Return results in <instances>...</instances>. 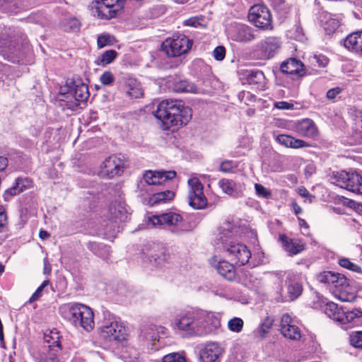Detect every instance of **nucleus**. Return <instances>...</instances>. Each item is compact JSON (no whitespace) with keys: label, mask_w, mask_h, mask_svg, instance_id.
I'll return each mask as SVG.
<instances>
[{"label":"nucleus","mask_w":362,"mask_h":362,"mask_svg":"<svg viewBox=\"0 0 362 362\" xmlns=\"http://www.w3.org/2000/svg\"><path fill=\"white\" fill-rule=\"evenodd\" d=\"M160 122V127L168 131L187 125L192 119V111L182 100L167 99L160 102L154 114Z\"/></svg>","instance_id":"obj_1"},{"label":"nucleus","mask_w":362,"mask_h":362,"mask_svg":"<svg viewBox=\"0 0 362 362\" xmlns=\"http://www.w3.org/2000/svg\"><path fill=\"white\" fill-rule=\"evenodd\" d=\"M28 46L26 35L12 27L0 28V54L12 63H19L24 56L23 49Z\"/></svg>","instance_id":"obj_2"},{"label":"nucleus","mask_w":362,"mask_h":362,"mask_svg":"<svg viewBox=\"0 0 362 362\" xmlns=\"http://www.w3.org/2000/svg\"><path fill=\"white\" fill-rule=\"evenodd\" d=\"M201 317L199 308H188L175 316L173 328L187 337L202 336Z\"/></svg>","instance_id":"obj_3"},{"label":"nucleus","mask_w":362,"mask_h":362,"mask_svg":"<svg viewBox=\"0 0 362 362\" xmlns=\"http://www.w3.org/2000/svg\"><path fill=\"white\" fill-rule=\"evenodd\" d=\"M62 315L69 319L75 326H81L86 331L94 327V314L93 310L81 303H67L60 307Z\"/></svg>","instance_id":"obj_4"},{"label":"nucleus","mask_w":362,"mask_h":362,"mask_svg":"<svg viewBox=\"0 0 362 362\" xmlns=\"http://www.w3.org/2000/svg\"><path fill=\"white\" fill-rule=\"evenodd\" d=\"M325 313L330 319L339 322L341 325H347L349 327L362 325V310L361 308L349 310L339 306L335 303L329 302L325 305Z\"/></svg>","instance_id":"obj_5"},{"label":"nucleus","mask_w":362,"mask_h":362,"mask_svg":"<svg viewBox=\"0 0 362 362\" xmlns=\"http://www.w3.org/2000/svg\"><path fill=\"white\" fill-rule=\"evenodd\" d=\"M100 338L109 346L119 347L128 340L127 327L117 320L105 322L99 328Z\"/></svg>","instance_id":"obj_6"},{"label":"nucleus","mask_w":362,"mask_h":362,"mask_svg":"<svg viewBox=\"0 0 362 362\" xmlns=\"http://www.w3.org/2000/svg\"><path fill=\"white\" fill-rule=\"evenodd\" d=\"M193 40L184 34L173 35L161 44L162 50L168 57H178L189 53Z\"/></svg>","instance_id":"obj_7"},{"label":"nucleus","mask_w":362,"mask_h":362,"mask_svg":"<svg viewBox=\"0 0 362 362\" xmlns=\"http://www.w3.org/2000/svg\"><path fill=\"white\" fill-rule=\"evenodd\" d=\"M332 182L356 194H362V176L356 171L333 173Z\"/></svg>","instance_id":"obj_8"},{"label":"nucleus","mask_w":362,"mask_h":362,"mask_svg":"<svg viewBox=\"0 0 362 362\" xmlns=\"http://www.w3.org/2000/svg\"><path fill=\"white\" fill-rule=\"evenodd\" d=\"M248 21L255 27L263 30H272V16L268 7L263 4L252 6L247 14Z\"/></svg>","instance_id":"obj_9"},{"label":"nucleus","mask_w":362,"mask_h":362,"mask_svg":"<svg viewBox=\"0 0 362 362\" xmlns=\"http://www.w3.org/2000/svg\"><path fill=\"white\" fill-rule=\"evenodd\" d=\"M188 203L194 209H203L207 206V199L204 194V186L199 178L191 177L187 181Z\"/></svg>","instance_id":"obj_10"},{"label":"nucleus","mask_w":362,"mask_h":362,"mask_svg":"<svg viewBox=\"0 0 362 362\" xmlns=\"http://www.w3.org/2000/svg\"><path fill=\"white\" fill-rule=\"evenodd\" d=\"M225 248L230 261L239 266L246 264L251 257L250 250L244 244L230 243Z\"/></svg>","instance_id":"obj_11"},{"label":"nucleus","mask_w":362,"mask_h":362,"mask_svg":"<svg viewBox=\"0 0 362 362\" xmlns=\"http://www.w3.org/2000/svg\"><path fill=\"white\" fill-rule=\"evenodd\" d=\"M279 331L285 338L290 340L300 341L302 337L300 329L288 313L282 315L281 317Z\"/></svg>","instance_id":"obj_12"},{"label":"nucleus","mask_w":362,"mask_h":362,"mask_svg":"<svg viewBox=\"0 0 362 362\" xmlns=\"http://www.w3.org/2000/svg\"><path fill=\"white\" fill-rule=\"evenodd\" d=\"M124 160L117 155H111L101 165V172L108 177H113L122 173Z\"/></svg>","instance_id":"obj_13"},{"label":"nucleus","mask_w":362,"mask_h":362,"mask_svg":"<svg viewBox=\"0 0 362 362\" xmlns=\"http://www.w3.org/2000/svg\"><path fill=\"white\" fill-rule=\"evenodd\" d=\"M281 44L280 37L268 36L259 42L258 47L262 56L264 59H270L279 52Z\"/></svg>","instance_id":"obj_14"},{"label":"nucleus","mask_w":362,"mask_h":362,"mask_svg":"<svg viewBox=\"0 0 362 362\" xmlns=\"http://www.w3.org/2000/svg\"><path fill=\"white\" fill-rule=\"evenodd\" d=\"M349 286V279L344 275L338 273L332 287L334 288V293L335 296H337L341 301L350 302L354 299V294L346 291Z\"/></svg>","instance_id":"obj_15"},{"label":"nucleus","mask_w":362,"mask_h":362,"mask_svg":"<svg viewBox=\"0 0 362 362\" xmlns=\"http://www.w3.org/2000/svg\"><path fill=\"white\" fill-rule=\"evenodd\" d=\"M279 240L284 250L289 256L297 255L306 250V244L302 239H293L288 237L286 234H280Z\"/></svg>","instance_id":"obj_16"},{"label":"nucleus","mask_w":362,"mask_h":362,"mask_svg":"<svg viewBox=\"0 0 362 362\" xmlns=\"http://www.w3.org/2000/svg\"><path fill=\"white\" fill-rule=\"evenodd\" d=\"M294 131L301 137L315 138L319 134V130L314 121L309 118L297 121L294 124Z\"/></svg>","instance_id":"obj_17"},{"label":"nucleus","mask_w":362,"mask_h":362,"mask_svg":"<svg viewBox=\"0 0 362 362\" xmlns=\"http://www.w3.org/2000/svg\"><path fill=\"white\" fill-rule=\"evenodd\" d=\"M175 170L170 171H146L144 175V181L149 185H161L176 177Z\"/></svg>","instance_id":"obj_18"},{"label":"nucleus","mask_w":362,"mask_h":362,"mask_svg":"<svg viewBox=\"0 0 362 362\" xmlns=\"http://www.w3.org/2000/svg\"><path fill=\"white\" fill-rule=\"evenodd\" d=\"M150 222L154 226L166 225L168 226H177L183 221L182 216L177 213L168 211L160 215H154L149 218Z\"/></svg>","instance_id":"obj_19"},{"label":"nucleus","mask_w":362,"mask_h":362,"mask_svg":"<svg viewBox=\"0 0 362 362\" xmlns=\"http://www.w3.org/2000/svg\"><path fill=\"white\" fill-rule=\"evenodd\" d=\"M210 264L217 272L228 281H233L236 277V270L233 263L223 260L217 262L216 257L210 259Z\"/></svg>","instance_id":"obj_20"},{"label":"nucleus","mask_w":362,"mask_h":362,"mask_svg":"<svg viewBox=\"0 0 362 362\" xmlns=\"http://www.w3.org/2000/svg\"><path fill=\"white\" fill-rule=\"evenodd\" d=\"M280 69L281 72L291 75H296L298 77L303 76L305 74L303 63L294 57L287 59L281 64Z\"/></svg>","instance_id":"obj_21"},{"label":"nucleus","mask_w":362,"mask_h":362,"mask_svg":"<svg viewBox=\"0 0 362 362\" xmlns=\"http://www.w3.org/2000/svg\"><path fill=\"white\" fill-rule=\"evenodd\" d=\"M199 315L202 316L200 324L202 327V335L206 334L213 328H216L221 325L220 319L214 313L199 309Z\"/></svg>","instance_id":"obj_22"},{"label":"nucleus","mask_w":362,"mask_h":362,"mask_svg":"<svg viewBox=\"0 0 362 362\" xmlns=\"http://www.w3.org/2000/svg\"><path fill=\"white\" fill-rule=\"evenodd\" d=\"M221 354L222 349L217 343H207L200 351L199 361L216 362Z\"/></svg>","instance_id":"obj_23"},{"label":"nucleus","mask_w":362,"mask_h":362,"mask_svg":"<svg viewBox=\"0 0 362 362\" xmlns=\"http://www.w3.org/2000/svg\"><path fill=\"white\" fill-rule=\"evenodd\" d=\"M275 141L280 145L290 148H303L310 146V144L300 139H296L288 134H279L274 136Z\"/></svg>","instance_id":"obj_24"},{"label":"nucleus","mask_w":362,"mask_h":362,"mask_svg":"<svg viewBox=\"0 0 362 362\" xmlns=\"http://www.w3.org/2000/svg\"><path fill=\"white\" fill-rule=\"evenodd\" d=\"M91 10L98 18L109 20L116 16L117 12L99 0L92 2Z\"/></svg>","instance_id":"obj_25"},{"label":"nucleus","mask_w":362,"mask_h":362,"mask_svg":"<svg viewBox=\"0 0 362 362\" xmlns=\"http://www.w3.org/2000/svg\"><path fill=\"white\" fill-rule=\"evenodd\" d=\"M344 45L352 52L362 54V30L347 35L344 41Z\"/></svg>","instance_id":"obj_26"},{"label":"nucleus","mask_w":362,"mask_h":362,"mask_svg":"<svg viewBox=\"0 0 362 362\" xmlns=\"http://www.w3.org/2000/svg\"><path fill=\"white\" fill-rule=\"evenodd\" d=\"M255 37V30L246 25L237 26L233 35V40L239 42H248Z\"/></svg>","instance_id":"obj_27"},{"label":"nucleus","mask_w":362,"mask_h":362,"mask_svg":"<svg viewBox=\"0 0 362 362\" xmlns=\"http://www.w3.org/2000/svg\"><path fill=\"white\" fill-rule=\"evenodd\" d=\"M110 220L115 222H121L127 218L126 204L124 202H112L109 207Z\"/></svg>","instance_id":"obj_28"},{"label":"nucleus","mask_w":362,"mask_h":362,"mask_svg":"<svg viewBox=\"0 0 362 362\" xmlns=\"http://www.w3.org/2000/svg\"><path fill=\"white\" fill-rule=\"evenodd\" d=\"M246 81L252 89L257 90H264L266 89V78L261 71H251L247 75Z\"/></svg>","instance_id":"obj_29"},{"label":"nucleus","mask_w":362,"mask_h":362,"mask_svg":"<svg viewBox=\"0 0 362 362\" xmlns=\"http://www.w3.org/2000/svg\"><path fill=\"white\" fill-rule=\"evenodd\" d=\"M147 255L151 261L160 264L166 260V249L161 244H153L147 250Z\"/></svg>","instance_id":"obj_30"},{"label":"nucleus","mask_w":362,"mask_h":362,"mask_svg":"<svg viewBox=\"0 0 362 362\" xmlns=\"http://www.w3.org/2000/svg\"><path fill=\"white\" fill-rule=\"evenodd\" d=\"M78 93V92H58L56 98L59 101L64 103V109L74 110L78 107V102H77L74 95Z\"/></svg>","instance_id":"obj_31"},{"label":"nucleus","mask_w":362,"mask_h":362,"mask_svg":"<svg viewBox=\"0 0 362 362\" xmlns=\"http://www.w3.org/2000/svg\"><path fill=\"white\" fill-rule=\"evenodd\" d=\"M59 351L53 349L45 348L34 356L35 362H59Z\"/></svg>","instance_id":"obj_32"},{"label":"nucleus","mask_w":362,"mask_h":362,"mask_svg":"<svg viewBox=\"0 0 362 362\" xmlns=\"http://www.w3.org/2000/svg\"><path fill=\"white\" fill-rule=\"evenodd\" d=\"M165 83L168 89L173 87V90H194V89L193 84L185 80H177L173 76L168 77Z\"/></svg>","instance_id":"obj_33"},{"label":"nucleus","mask_w":362,"mask_h":362,"mask_svg":"<svg viewBox=\"0 0 362 362\" xmlns=\"http://www.w3.org/2000/svg\"><path fill=\"white\" fill-rule=\"evenodd\" d=\"M175 197L174 192L166 189L163 192H156L149 197V204L151 206L165 203L168 201H171Z\"/></svg>","instance_id":"obj_34"},{"label":"nucleus","mask_w":362,"mask_h":362,"mask_svg":"<svg viewBox=\"0 0 362 362\" xmlns=\"http://www.w3.org/2000/svg\"><path fill=\"white\" fill-rule=\"evenodd\" d=\"M67 90H88V84L77 75L68 78L65 81Z\"/></svg>","instance_id":"obj_35"},{"label":"nucleus","mask_w":362,"mask_h":362,"mask_svg":"<svg viewBox=\"0 0 362 362\" xmlns=\"http://www.w3.org/2000/svg\"><path fill=\"white\" fill-rule=\"evenodd\" d=\"M45 341L48 344L47 348L53 349L54 351H59L62 350L61 337L56 330L50 331L49 334H45L44 337Z\"/></svg>","instance_id":"obj_36"},{"label":"nucleus","mask_w":362,"mask_h":362,"mask_svg":"<svg viewBox=\"0 0 362 362\" xmlns=\"http://www.w3.org/2000/svg\"><path fill=\"white\" fill-rule=\"evenodd\" d=\"M322 26L327 35H332L339 26L338 20L332 18L329 15H325L322 20Z\"/></svg>","instance_id":"obj_37"},{"label":"nucleus","mask_w":362,"mask_h":362,"mask_svg":"<svg viewBox=\"0 0 362 362\" xmlns=\"http://www.w3.org/2000/svg\"><path fill=\"white\" fill-rule=\"evenodd\" d=\"M218 185L223 192L229 196H233L235 192L236 183L233 180L222 178L219 180Z\"/></svg>","instance_id":"obj_38"},{"label":"nucleus","mask_w":362,"mask_h":362,"mask_svg":"<svg viewBox=\"0 0 362 362\" xmlns=\"http://www.w3.org/2000/svg\"><path fill=\"white\" fill-rule=\"evenodd\" d=\"M337 274L331 271H323L317 274L316 279L321 284L332 286Z\"/></svg>","instance_id":"obj_39"},{"label":"nucleus","mask_w":362,"mask_h":362,"mask_svg":"<svg viewBox=\"0 0 362 362\" xmlns=\"http://www.w3.org/2000/svg\"><path fill=\"white\" fill-rule=\"evenodd\" d=\"M62 27L66 33L78 32L80 30L81 23L76 18H68L62 22Z\"/></svg>","instance_id":"obj_40"},{"label":"nucleus","mask_w":362,"mask_h":362,"mask_svg":"<svg viewBox=\"0 0 362 362\" xmlns=\"http://www.w3.org/2000/svg\"><path fill=\"white\" fill-rule=\"evenodd\" d=\"M354 136L358 140L359 144H362V110L357 112L356 114Z\"/></svg>","instance_id":"obj_41"},{"label":"nucleus","mask_w":362,"mask_h":362,"mask_svg":"<svg viewBox=\"0 0 362 362\" xmlns=\"http://www.w3.org/2000/svg\"><path fill=\"white\" fill-rule=\"evenodd\" d=\"M303 292V286L298 282L289 284L287 287L288 297L290 300L297 299Z\"/></svg>","instance_id":"obj_42"},{"label":"nucleus","mask_w":362,"mask_h":362,"mask_svg":"<svg viewBox=\"0 0 362 362\" xmlns=\"http://www.w3.org/2000/svg\"><path fill=\"white\" fill-rule=\"evenodd\" d=\"M338 263L343 268L347 269L356 273H362L361 267L358 264L351 262L348 258H340L338 261Z\"/></svg>","instance_id":"obj_43"},{"label":"nucleus","mask_w":362,"mask_h":362,"mask_svg":"<svg viewBox=\"0 0 362 362\" xmlns=\"http://www.w3.org/2000/svg\"><path fill=\"white\" fill-rule=\"evenodd\" d=\"M349 339V343L353 347L362 349V331L351 332Z\"/></svg>","instance_id":"obj_44"},{"label":"nucleus","mask_w":362,"mask_h":362,"mask_svg":"<svg viewBox=\"0 0 362 362\" xmlns=\"http://www.w3.org/2000/svg\"><path fill=\"white\" fill-rule=\"evenodd\" d=\"M274 324V320L267 316L264 318L263 322L259 326V333L262 337H264L267 334Z\"/></svg>","instance_id":"obj_45"},{"label":"nucleus","mask_w":362,"mask_h":362,"mask_svg":"<svg viewBox=\"0 0 362 362\" xmlns=\"http://www.w3.org/2000/svg\"><path fill=\"white\" fill-rule=\"evenodd\" d=\"M15 183L21 192L33 186V180L28 177H18Z\"/></svg>","instance_id":"obj_46"},{"label":"nucleus","mask_w":362,"mask_h":362,"mask_svg":"<svg viewBox=\"0 0 362 362\" xmlns=\"http://www.w3.org/2000/svg\"><path fill=\"white\" fill-rule=\"evenodd\" d=\"M117 56V52L114 49L104 52L100 59V64L105 65L112 62Z\"/></svg>","instance_id":"obj_47"},{"label":"nucleus","mask_w":362,"mask_h":362,"mask_svg":"<svg viewBox=\"0 0 362 362\" xmlns=\"http://www.w3.org/2000/svg\"><path fill=\"white\" fill-rule=\"evenodd\" d=\"M204 20V16L202 15L192 16L183 21V25L194 27L202 26V22Z\"/></svg>","instance_id":"obj_48"},{"label":"nucleus","mask_w":362,"mask_h":362,"mask_svg":"<svg viewBox=\"0 0 362 362\" xmlns=\"http://www.w3.org/2000/svg\"><path fill=\"white\" fill-rule=\"evenodd\" d=\"M162 362H187L186 358L177 352H173L165 355L162 358Z\"/></svg>","instance_id":"obj_49"},{"label":"nucleus","mask_w":362,"mask_h":362,"mask_svg":"<svg viewBox=\"0 0 362 362\" xmlns=\"http://www.w3.org/2000/svg\"><path fill=\"white\" fill-rule=\"evenodd\" d=\"M87 247L94 254L98 256L101 255V250H104L105 252L108 251V247L106 245L96 242H89L87 244Z\"/></svg>","instance_id":"obj_50"},{"label":"nucleus","mask_w":362,"mask_h":362,"mask_svg":"<svg viewBox=\"0 0 362 362\" xmlns=\"http://www.w3.org/2000/svg\"><path fill=\"white\" fill-rule=\"evenodd\" d=\"M243 320L239 317H234L228 321V325L230 331L240 332L243 327Z\"/></svg>","instance_id":"obj_51"},{"label":"nucleus","mask_w":362,"mask_h":362,"mask_svg":"<svg viewBox=\"0 0 362 362\" xmlns=\"http://www.w3.org/2000/svg\"><path fill=\"white\" fill-rule=\"evenodd\" d=\"M49 284V280H45L42 282V284L36 289V291L33 293L32 296L29 299L30 303H33L38 300L40 297L42 296V292L45 287H46Z\"/></svg>","instance_id":"obj_52"},{"label":"nucleus","mask_w":362,"mask_h":362,"mask_svg":"<svg viewBox=\"0 0 362 362\" xmlns=\"http://www.w3.org/2000/svg\"><path fill=\"white\" fill-rule=\"evenodd\" d=\"M8 217L5 209L0 204V233L3 232L7 227Z\"/></svg>","instance_id":"obj_53"},{"label":"nucleus","mask_w":362,"mask_h":362,"mask_svg":"<svg viewBox=\"0 0 362 362\" xmlns=\"http://www.w3.org/2000/svg\"><path fill=\"white\" fill-rule=\"evenodd\" d=\"M235 167L234 163L231 160H225L220 164L219 170L224 173H231L233 169Z\"/></svg>","instance_id":"obj_54"},{"label":"nucleus","mask_w":362,"mask_h":362,"mask_svg":"<svg viewBox=\"0 0 362 362\" xmlns=\"http://www.w3.org/2000/svg\"><path fill=\"white\" fill-rule=\"evenodd\" d=\"M255 192L257 196L263 198H269L271 196V192L265 187L261 184L255 185Z\"/></svg>","instance_id":"obj_55"},{"label":"nucleus","mask_w":362,"mask_h":362,"mask_svg":"<svg viewBox=\"0 0 362 362\" xmlns=\"http://www.w3.org/2000/svg\"><path fill=\"white\" fill-rule=\"evenodd\" d=\"M271 6L277 12H282L286 10L287 6L285 0H269Z\"/></svg>","instance_id":"obj_56"},{"label":"nucleus","mask_w":362,"mask_h":362,"mask_svg":"<svg viewBox=\"0 0 362 362\" xmlns=\"http://www.w3.org/2000/svg\"><path fill=\"white\" fill-rule=\"evenodd\" d=\"M214 57L217 61H222L226 57V48L223 46L216 47L213 52Z\"/></svg>","instance_id":"obj_57"},{"label":"nucleus","mask_w":362,"mask_h":362,"mask_svg":"<svg viewBox=\"0 0 362 362\" xmlns=\"http://www.w3.org/2000/svg\"><path fill=\"white\" fill-rule=\"evenodd\" d=\"M126 85L129 88L128 90H140L141 89L140 83L133 78H128L126 80Z\"/></svg>","instance_id":"obj_58"},{"label":"nucleus","mask_w":362,"mask_h":362,"mask_svg":"<svg viewBox=\"0 0 362 362\" xmlns=\"http://www.w3.org/2000/svg\"><path fill=\"white\" fill-rule=\"evenodd\" d=\"M110 36L109 35H100L97 39V45L98 48H103L110 43Z\"/></svg>","instance_id":"obj_59"},{"label":"nucleus","mask_w":362,"mask_h":362,"mask_svg":"<svg viewBox=\"0 0 362 362\" xmlns=\"http://www.w3.org/2000/svg\"><path fill=\"white\" fill-rule=\"evenodd\" d=\"M313 59L315 60V62L318 64L320 67H325L329 63V59L326 57L324 55L320 54V55H315L313 57Z\"/></svg>","instance_id":"obj_60"},{"label":"nucleus","mask_w":362,"mask_h":362,"mask_svg":"<svg viewBox=\"0 0 362 362\" xmlns=\"http://www.w3.org/2000/svg\"><path fill=\"white\" fill-rule=\"evenodd\" d=\"M114 81L113 75L110 71L104 72L100 76V81L104 85H109Z\"/></svg>","instance_id":"obj_61"},{"label":"nucleus","mask_w":362,"mask_h":362,"mask_svg":"<svg viewBox=\"0 0 362 362\" xmlns=\"http://www.w3.org/2000/svg\"><path fill=\"white\" fill-rule=\"evenodd\" d=\"M74 95L76 98L77 102H78V106H80L81 103L86 104L87 100L90 97V92H78Z\"/></svg>","instance_id":"obj_62"},{"label":"nucleus","mask_w":362,"mask_h":362,"mask_svg":"<svg viewBox=\"0 0 362 362\" xmlns=\"http://www.w3.org/2000/svg\"><path fill=\"white\" fill-rule=\"evenodd\" d=\"M274 106L280 110H290L293 108V104L285 101L276 102Z\"/></svg>","instance_id":"obj_63"},{"label":"nucleus","mask_w":362,"mask_h":362,"mask_svg":"<svg viewBox=\"0 0 362 362\" xmlns=\"http://www.w3.org/2000/svg\"><path fill=\"white\" fill-rule=\"evenodd\" d=\"M104 3L107 6H110V8H113L116 12L118 11L119 5L118 4L119 0H99Z\"/></svg>","instance_id":"obj_64"}]
</instances>
